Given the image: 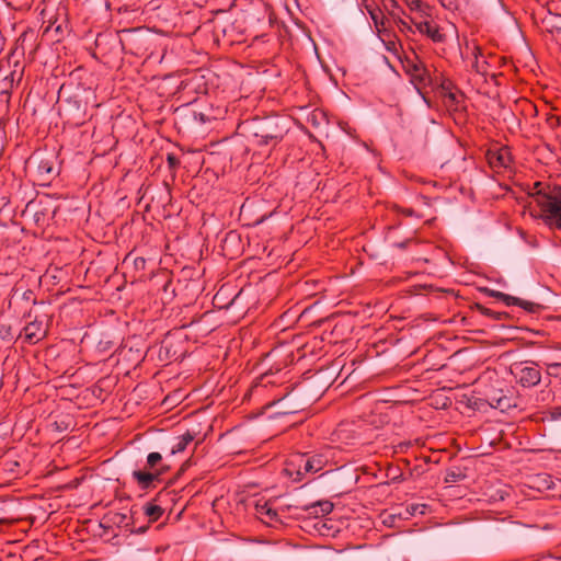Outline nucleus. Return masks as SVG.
<instances>
[{"label":"nucleus","instance_id":"nucleus-1","mask_svg":"<svg viewBox=\"0 0 561 561\" xmlns=\"http://www.w3.org/2000/svg\"><path fill=\"white\" fill-rule=\"evenodd\" d=\"M533 197L536 204L547 213V220L561 229V188L550 194L537 192Z\"/></svg>","mask_w":561,"mask_h":561},{"label":"nucleus","instance_id":"nucleus-9","mask_svg":"<svg viewBox=\"0 0 561 561\" xmlns=\"http://www.w3.org/2000/svg\"><path fill=\"white\" fill-rule=\"evenodd\" d=\"M255 512L262 520H264V517H267L271 520L277 519V513L271 508L267 503H256Z\"/></svg>","mask_w":561,"mask_h":561},{"label":"nucleus","instance_id":"nucleus-12","mask_svg":"<svg viewBox=\"0 0 561 561\" xmlns=\"http://www.w3.org/2000/svg\"><path fill=\"white\" fill-rule=\"evenodd\" d=\"M133 476L142 485V488H148L150 483L158 478L157 473L144 472L140 470L134 471Z\"/></svg>","mask_w":561,"mask_h":561},{"label":"nucleus","instance_id":"nucleus-7","mask_svg":"<svg viewBox=\"0 0 561 561\" xmlns=\"http://www.w3.org/2000/svg\"><path fill=\"white\" fill-rule=\"evenodd\" d=\"M306 510L316 516L327 515L333 510V504L329 501H319L306 507Z\"/></svg>","mask_w":561,"mask_h":561},{"label":"nucleus","instance_id":"nucleus-25","mask_svg":"<svg viewBox=\"0 0 561 561\" xmlns=\"http://www.w3.org/2000/svg\"><path fill=\"white\" fill-rule=\"evenodd\" d=\"M126 518L125 515H119V522L122 523Z\"/></svg>","mask_w":561,"mask_h":561},{"label":"nucleus","instance_id":"nucleus-8","mask_svg":"<svg viewBox=\"0 0 561 561\" xmlns=\"http://www.w3.org/2000/svg\"><path fill=\"white\" fill-rule=\"evenodd\" d=\"M408 4L411 11L410 16H416L417 19L426 20L425 18L428 16V8H425L419 0H411Z\"/></svg>","mask_w":561,"mask_h":561},{"label":"nucleus","instance_id":"nucleus-17","mask_svg":"<svg viewBox=\"0 0 561 561\" xmlns=\"http://www.w3.org/2000/svg\"><path fill=\"white\" fill-rule=\"evenodd\" d=\"M162 459L159 453H150L147 457V463L149 467H154Z\"/></svg>","mask_w":561,"mask_h":561},{"label":"nucleus","instance_id":"nucleus-10","mask_svg":"<svg viewBox=\"0 0 561 561\" xmlns=\"http://www.w3.org/2000/svg\"><path fill=\"white\" fill-rule=\"evenodd\" d=\"M324 460L322 457L320 456H314L308 460L305 461L304 463V472H318L319 470H321L323 468V465H324Z\"/></svg>","mask_w":561,"mask_h":561},{"label":"nucleus","instance_id":"nucleus-26","mask_svg":"<svg viewBox=\"0 0 561 561\" xmlns=\"http://www.w3.org/2000/svg\"><path fill=\"white\" fill-rule=\"evenodd\" d=\"M403 26L408 27V30H411V26H408L404 21L401 22Z\"/></svg>","mask_w":561,"mask_h":561},{"label":"nucleus","instance_id":"nucleus-22","mask_svg":"<svg viewBox=\"0 0 561 561\" xmlns=\"http://www.w3.org/2000/svg\"><path fill=\"white\" fill-rule=\"evenodd\" d=\"M457 479H458V474H456L454 472L449 473L447 477V481H450V482H455V481H457Z\"/></svg>","mask_w":561,"mask_h":561},{"label":"nucleus","instance_id":"nucleus-24","mask_svg":"<svg viewBox=\"0 0 561 561\" xmlns=\"http://www.w3.org/2000/svg\"><path fill=\"white\" fill-rule=\"evenodd\" d=\"M554 415L561 417V407L556 410Z\"/></svg>","mask_w":561,"mask_h":561},{"label":"nucleus","instance_id":"nucleus-14","mask_svg":"<svg viewBox=\"0 0 561 561\" xmlns=\"http://www.w3.org/2000/svg\"><path fill=\"white\" fill-rule=\"evenodd\" d=\"M162 510L160 506L157 505H149L146 507V514L151 517L153 520L158 519L161 515Z\"/></svg>","mask_w":561,"mask_h":561},{"label":"nucleus","instance_id":"nucleus-20","mask_svg":"<svg viewBox=\"0 0 561 561\" xmlns=\"http://www.w3.org/2000/svg\"><path fill=\"white\" fill-rule=\"evenodd\" d=\"M423 508H424V505H412L410 508H408L409 513L411 515H414L416 514L417 512L423 514Z\"/></svg>","mask_w":561,"mask_h":561},{"label":"nucleus","instance_id":"nucleus-3","mask_svg":"<svg viewBox=\"0 0 561 561\" xmlns=\"http://www.w3.org/2000/svg\"><path fill=\"white\" fill-rule=\"evenodd\" d=\"M482 291L485 293L490 297H494V298H499V299L503 300L507 306H511V305L520 306L522 308H524L525 310H527L529 312H536L541 308V306L538 304L525 301L517 297H513V296H510L504 293L496 291V290H493L490 288H483Z\"/></svg>","mask_w":561,"mask_h":561},{"label":"nucleus","instance_id":"nucleus-15","mask_svg":"<svg viewBox=\"0 0 561 561\" xmlns=\"http://www.w3.org/2000/svg\"><path fill=\"white\" fill-rule=\"evenodd\" d=\"M413 81H417L420 83L425 81V70H422L419 66H413Z\"/></svg>","mask_w":561,"mask_h":561},{"label":"nucleus","instance_id":"nucleus-23","mask_svg":"<svg viewBox=\"0 0 561 561\" xmlns=\"http://www.w3.org/2000/svg\"><path fill=\"white\" fill-rule=\"evenodd\" d=\"M168 160H169V163H170L171 165H175V164H176V159H175L173 156H169V157H168Z\"/></svg>","mask_w":561,"mask_h":561},{"label":"nucleus","instance_id":"nucleus-18","mask_svg":"<svg viewBox=\"0 0 561 561\" xmlns=\"http://www.w3.org/2000/svg\"><path fill=\"white\" fill-rule=\"evenodd\" d=\"M496 159L500 165L506 167L508 162V153L506 151L500 152Z\"/></svg>","mask_w":561,"mask_h":561},{"label":"nucleus","instance_id":"nucleus-21","mask_svg":"<svg viewBox=\"0 0 561 561\" xmlns=\"http://www.w3.org/2000/svg\"><path fill=\"white\" fill-rule=\"evenodd\" d=\"M396 519H397V516L396 515H387L385 518H383V524L388 525V526H394V523H396Z\"/></svg>","mask_w":561,"mask_h":561},{"label":"nucleus","instance_id":"nucleus-13","mask_svg":"<svg viewBox=\"0 0 561 561\" xmlns=\"http://www.w3.org/2000/svg\"><path fill=\"white\" fill-rule=\"evenodd\" d=\"M489 403L492 408L505 411L512 407L511 401L505 396L491 397Z\"/></svg>","mask_w":561,"mask_h":561},{"label":"nucleus","instance_id":"nucleus-11","mask_svg":"<svg viewBox=\"0 0 561 561\" xmlns=\"http://www.w3.org/2000/svg\"><path fill=\"white\" fill-rule=\"evenodd\" d=\"M193 439L194 436L191 433H186L179 437L176 444H174L171 448V454L175 455L182 453Z\"/></svg>","mask_w":561,"mask_h":561},{"label":"nucleus","instance_id":"nucleus-27","mask_svg":"<svg viewBox=\"0 0 561 561\" xmlns=\"http://www.w3.org/2000/svg\"><path fill=\"white\" fill-rule=\"evenodd\" d=\"M297 473H298L299 476L302 473V472H301V466H300V465H299V470H298V472H297Z\"/></svg>","mask_w":561,"mask_h":561},{"label":"nucleus","instance_id":"nucleus-5","mask_svg":"<svg viewBox=\"0 0 561 561\" xmlns=\"http://www.w3.org/2000/svg\"><path fill=\"white\" fill-rule=\"evenodd\" d=\"M541 376L539 370L534 367H520L518 373V381L524 387H534L540 382Z\"/></svg>","mask_w":561,"mask_h":561},{"label":"nucleus","instance_id":"nucleus-19","mask_svg":"<svg viewBox=\"0 0 561 561\" xmlns=\"http://www.w3.org/2000/svg\"><path fill=\"white\" fill-rule=\"evenodd\" d=\"M369 14L375 23V25L378 27L379 24V15L381 14L380 11L377 10H369Z\"/></svg>","mask_w":561,"mask_h":561},{"label":"nucleus","instance_id":"nucleus-6","mask_svg":"<svg viewBox=\"0 0 561 561\" xmlns=\"http://www.w3.org/2000/svg\"><path fill=\"white\" fill-rule=\"evenodd\" d=\"M25 339L31 343L39 341L44 335L45 331L42 330L41 323L31 322L24 328Z\"/></svg>","mask_w":561,"mask_h":561},{"label":"nucleus","instance_id":"nucleus-16","mask_svg":"<svg viewBox=\"0 0 561 561\" xmlns=\"http://www.w3.org/2000/svg\"><path fill=\"white\" fill-rule=\"evenodd\" d=\"M478 309H479L483 314H485V316H488V317H493V318L499 319V320L507 316V314H506V313H504V312H494V311H492V310H490V309H488V308H484V307H482V306H478Z\"/></svg>","mask_w":561,"mask_h":561},{"label":"nucleus","instance_id":"nucleus-4","mask_svg":"<svg viewBox=\"0 0 561 561\" xmlns=\"http://www.w3.org/2000/svg\"><path fill=\"white\" fill-rule=\"evenodd\" d=\"M409 19L420 33L427 35L434 42L442 41L443 36L439 33L438 28L435 25H433L430 21L421 20L417 19L416 16H409Z\"/></svg>","mask_w":561,"mask_h":561},{"label":"nucleus","instance_id":"nucleus-2","mask_svg":"<svg viewBox=\"0 0 561 561\" xmlns=\"http://www.w3.org/2000/svg\"><path fill=\"white\" fill-rule=\"evenodd\" d=\"M252 130L254 136L260 137L264 144L280 139L286 131L276 118L255 119L252 123Z\"/></svg>","mask_w":561,"mask_h":561}]
</instances>
